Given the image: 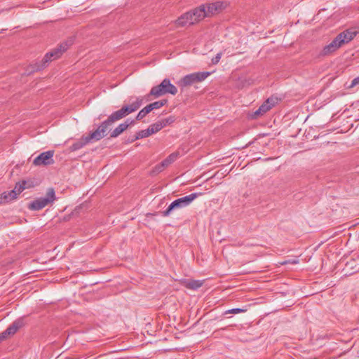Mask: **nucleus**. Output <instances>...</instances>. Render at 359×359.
Segmentation results:
<instances>
[{
	"mask_svg": "<svg viewBox=\"0 0 359 359\" xmlns=\"http://www.w3.org/2000/svg\"><path fill=\"white\" fill-rule=\"evenodd\" d=\"M357 35V32L351 29H346L339 33L328 45L321 50L320 55L327 56L335 52L344 44L352 41Z\"/></svg>",
	"mask_w": 359,
	"mask_h": 359,
	"instance_id": "nucleus-2",
	"label": "nucleus"
},
{
	"mask_svg": "<svg viewBox=\"0 0 359 359\" xmlns=\"http://www.w3.org/2000/svg\"><path fill=\"white\" fill-rule=\"evenodd\" d=\"M226 329H227V327H226L221 328L220 330H226Z\"/></svg>",
	"mask_w": 359,
	"mask_h": 359,
	"instance_id": "nucleus-31",
	"label": "nucleus"
},
{
	"mask_svg": "<svg viewBox=\"0 0 359 359\" xmlns=\"http://www.w3.org/2000/svg\"><path fill=\"white\" fill-rule=\"evenodd\" d=\"M150 136L149 132L147 129L142 130L136 133L135 136H133L130 140H129V142H133L139 139L145 138Z\"/></svg>",
	"mask_w": 359,
	"mask_h": 359,
	"instance_id": "nucleus-18",
	"label": "nucleus"
},
{
	"mask_svg": "<svg viewBox=\"0 0 359 359\" xmlns=\"http://www.w3.org/2000/svg\"><path fill=\"white\" fill-rule=\"evenodd\" d=\"M355 261L353 260L347 263L346 266H350L352 269L354 270V272H357L359 271V266L357 267L356 265H354Z\"/></svg>",
	"mask_w": 359,
	"mask_h": 359,
	"instance_id": "nucleus-26",
	"label": "nucleus"
},
{
	"mask_svg": "<svg viewBox=\"0 0 359 359\" xmlns=\"http://www.w3.org/2000/svg\"><path fill=\"white\" fill-rule=\"evenodd\" d=\"M143 99L137 97L135 102L130 104L123 105L120 109L113 112L108 118L104 121L101 124V128L104 129L107 133L110 126L115 122L125 118L128 114L137 111L142 104Z\"/></svg>",
	"mask_w": 359,
	"mask_h": 359,
	"instance_id": "nucleus-1",
	"label": "nucleus"
},
{
	"mask_svg": "<svg viewBox=\"0 0 359 359\" xmlns=\"http://www.w3.org/2000/svg\"><path fill=\"white\" fill-rule=\"evenodd\" d=\"M162 129L161 124H159L158 122H156L149 126L147 130L149 132L150 135L152 134H154L158 131H160Z\"/></svg>",
	"mask_w": 359,
	"mask_h": 359,
	"instance_id": "nucleus-20",
	"label": "nucleus"
},
{
	"mask_svg": "<svg viewBox=\"0 0 359 359\" xmlns=\"http://www.w3.org/2000/svg\"><path fill=\"white\" fill-rule=\"evenodd\" d=\"M210 74V72H198L189 74L179 80L177 83L180 87L185 88L204 81Z\"/></svg>",
	"mask_w": 359,
	"mask_h": 359,
	"instance_id": "nucleus-9",
	"label": "nucleus"
},
{
	"mask_svg": "<svg viewBox=\"0 0 359 359\" xmlns=\"http://www.w3.org/2000/svg\"><path fill=\"white\" fill-rule=\"evenodd\" d=\"M165 168V165H161V163L157 164L155 165V167L153 168L151 172L154 175H156L158 173H160Z\"/></svg>",
	"mask_w": 359,
	"mask_h": 359,
	"instance_id": "nucleus-24",
	"label": "nucleus"
},
{
	"mask_svg": "<svg viewBox=\"0 0 359 359\" xmlns=\"http://www.w3.org/2000/svg\"><path fill=\"white\" fill-rule=\"evenodd\" d=\"M25 184H26V182L25 181H22V184L20 183H17L15 188L14 189H16V196L20 194L25 188Z\"/></svg>",
	"mask_w": 359,
	"mask_h": 359,
	"instance_id": "nucleus-23",
	"label": "nucleus"
},
{
	"mask_svg": "<svg viewBox=\"0 0 359 359\" xmlns=\"http://www.w3.org/2000/svg\"><path fill=\"white\" fill-rule=\"evenodd\" d=\"M224 7L225 6L224 2L216 1L211 4L201 5L200 6L197 7V8H202L204 10L205 18V17H209L221 12L224 8Z\"/></svg>",
	"mask_w": 359,
	"mask_h": 359,
	"instance_id": "nucleus-11",
	"label": "nucleus"
},
{
	"mask_svg": "<svg viewBox=\"0 0 359 359\" xmlns=\"http://www.w3.org/2000/svg\"><path fill=\"white\" fill-rule=\"evenodd\" d=\"M359 84V76L355 78L352 81L350 86H348V88H351Z\"/></svg>",
	"mask_w": 359,
	"mask_h": 359,
	"instance_id": "nucleus-28",
	"label": "nucleus"
},
{
	"mask_svg": "<svg viewBox=\"0 0 359 359\" xmlns=\"http://www.w3.org/2000/svg\"><path fill=\"white\" fill-rule=\"evenodd\" d=\"M175 121V118L172 116H170L166 118L158 121V122L159 124H161L162 128H163L166 126L172 123Z\"/></svg>",
	"mask_w": 359,
	"mask_h": 359,
	"instance_id": "nucleus-22",
	"label": "nucleus"
},
{
	"mask_svg": "<svg viewBox=\"0 0 359 359\" xmlns=\"http://www.w3.org/2000/svg\"><path fill=\"white\" fill-rule=\"evenodd\" d=\"M134 123V120L127 119L124 123L119 124L114 130L111 132L110 137H117L121 133H123L130 126L133 125Z\"/></svg>",
	"mask_w": 359,
	"mask_h": 359,
	"instance_id": "nucleus-14",
	"label": "nucleus"
},
{
	"mask_svg": "<svg viewBox=\"0 0 359 359\" xmlns=\"http://www.w3.org/2000/svg\"><path fill=\"white\" fill-rule=\"evenodd\" d=\"M107 133L104 131V129L101 128L100 125L98 128L93 132L89 133L86 136H82L79 140H78L76 142H74L70 147V151H75L86 146L89 142L93 140L98 141L105 137Z\"/></svg>",
	"mask_w": 359,
	"mask_h": 359,
	"instance_id": "nucleus-4",
	"label": "nucleus"
},
{
	"mask_svg": "<svg viewBox=\"0 0 359 359\" xmlns=\"http://www.w3.org/2000/svg\"><path fill=\"white\" fill-rule=\"evenodd\" d=\"M16 198V189L10 191H4L0 194V205L7 203Z\"/></svg>",
	"mask_w": 359,
	"mask_h": 359,
	"instance_id": "nucleus-15",
	"label": "nucleus"
},
{
	"mask_svg": "<svg viewBox=\"0 0 359 359\" xmlns=\"http://www.w3.org/2000/svg\"><path fill=\"white\" fill-rule=\"evenodd\" d=\"M204 15L205 13L203 9L196 8L182 15L175 20V23L176 27L192 25L203 20Z\"/></svg>",
	"mask_w": 359,
	"mask_h": 359,
	"instance_id": "nucleus-3",
	"label": "nucleus"
},
{
	"mask_svg": "<svg viewBox=\"0 0 359 359\" xmlns=\"http://www.w3.org/2000/svg\"><path fill=\"white\" fill-rule=\"evenodd\" d=\"M277 98H268L252 115V118H257L269 111L277 103Z\"/></svg>",
	"mask_w": 359,
	"mask_h": 359,
	"instance_id": "nucleus-13",
	"label": "nucleus"
},
{
	"mask_svg": "<svg viewBox=\"0 0 359 359\" xmlns=\"http://www.w3.org/2000/svg\"><path fill=\"white\" fill-rule=\"evenodd\" d=\"M168 93L175 95L177 93V88L169 79H164L160 84L151 88L149 95L157 98Z\"/></svg>",
	"mask_w": 359,
	"mask_h": 359,
	"instance_id": "nucleus-7",
	"label": "nucleus"
},
{
	"mask_svg": "<svg viewBox=\"0 0 359 359\" xmlns=\"http://www.w3.org/2000/svg\"><path fill=\"white\" fill-rule=\"evenodd\" d=\"M245 311H246L245 309L235 308V309H231L226 311L224 313L225 314H228V313L237 314V313L245 312Z\"/></svg>",
	"mask_w": 359,
	"mask_h": 359,
	"instance_id": "nucleus-25",
	"label": "nucleus"
},
{
	"mask_svg": "<svg viewBox=\"0 0 359 359\" xmlns=\"http://www.w3.org/2000/svg\"><path fill=\"white\" fill-rule=\"evenodd\" d=\"M203 285V281L198 280H188L184 283L185 287L191 290H197Z\"/></svg>",
	"mask_w": 359,
	"mask_h": 359,
	"instance_id": "nucleus-16",
	"label": "nucleus"
},
{
	"mask_svg": "<svg viewBox=\"0 0 359 359\" xmlns=\"http://www.w3.org/2000/svg\"><path fill=\"white\" fill-rule=\"evenodd\" d=\"M24 325L25 321L23 318H19L14 320L6 330L0 333V343L8 338L10 336L14 335Z\"/></svg>",
	"mask_w": 359,
	"mask_h": 359,
	"instance_id": "nucleus-10",
	"label": "nucleus"
},
{
	"mask_svg": "<svg viewBox=\"0 0 359 359\" xmlns=\"http://www.w3.org/2000/svg\"><path fill=\"white\" fill-rule=\"evenodd\" d=\"M167 102H168V100L163 99L161 100L154 102L148 104V106H149V109L152 111L154 109H160L161 107H162L163 106L166 104Z\"/></svg>",
	"mask_w": 359,
	"mask_h": 359,
	"instance_id": "nucleus-19",
	"label": "nucleus"
},
{
	"mask_svg": "<svg viewBox=\"0 0 359 359\" xmlns=\"http://www.w3.org/2000/svg\"><path fill=\"white\" fill-rule=\"evenodd\" d=\"M180 156L179 152H173L170 154L165 159L161 162V165H165V168L169 166L173 162H175Z\"/></svg>",
	"mask_w": 359,
	"mask_h": 359,
	"instance_id": "nucleus-17",
	"label": "nucleus"
},
{
	"mask_svg": "<svg viewBox=\"0 0 359 359\" xmlns=\"http://www.w3.org/2000/svg\"><path fill=\"white\" fill-rule=\"evenodd\" d=\"M41 65V63L40 64V65ZM36 65H37L36 67H37L38 66H39V65H38V63H36ZM35 69L36 70V68H35Z\"/></svg>",
	"mask_w": 359,
	"mask_h": 359,
	"instance_id": "nucleus-30",
	"label": "nucleus"
},
{
	"mask_svg": "<svg viewBox=\"0 0 359 359\" xmlns=\"http://www.w3.org/2000/svg\"><path fill=\"white\" fill-rule=\"evenodd\" d=\"M151 110L149 109V106L147 105L142 109H141L136 116V119L140 121L142 120L144 117H145Z\"/></svg>",
	"mask_w": 359,
	"mask_h": 359,
	"instance_id": "nucleus-21",
	"label": "nucleus"
},
{
	"mask_svg": "<svg viewBox=\"0 0 359 359\" xmlns=\"http://www.w3.org/2000/svg\"><path fill=\"white\" fill-rule=\"evenodd\" d=\"M202 193H193L188 196L177 198L172 201L167 209L161 212L163 217H168L170 215L172 210L175 209L183 208L190 205L192 201L199 196H201Z\"/></svg>",
	"mask_w": 359,
	"mask_h": 359,
	"instance_id": "nucleus-6",
	"label": "nucleus"
},
{
	"mask_svg": "<svg viewBox=\"0 0 359 359\" xmlns=\"http://www.w3.org/2000/svg\"><path fill=\"white\" fill-rule=\"evenodd\" d=\"M221 57H222V53H217V54L216 55V56H215V57H214L212 59V63L213 65H217V64L219 62V60H220V59H221Z\"/></svg>",
	"mask_w": 359,
	"mask_h": 359,
	"instance_id": "nucleus-27",
	"label": "nucleus"
},
{
	"mask_svg": "<svg viewBox=\"0 0 359 359\" xmlns=\"http://www.w3.org/2000/svg\"><path fill=\"white\" fill-rule=\"evenodd\" d=\"M73 43L72 39H69L55 48L54 50L47 53L41 60V65L36 67V71L45 68L48 63L58 57H60L63 53H65Z\"/></svg>",
	"mask_w": 359,
	"mask_h": 359,
	"instance_id": "nucleus-5",
	"label": "nucleus"
},
{
	"mask_svg": "<svg viewBox=\"0 0 359 359\" xmlns=\"http://www.w3.org/2000/svg\"><path fill=\"white\" fill-rule=\"evenodd\" d=\"M298 263V260L297 259H293V260H286V261H284L281 263V264H296Z\"/></svg>",
	"mask_w": 359,
	"mask_h": 359,
	"instance_id": "nucleus-29",
	"label": "nucleus"
},
{
	"mask_svg": "<svg viewBox=\"0 0 359 359\" xmlns=\"http://www.w3.org/2000/svg\"><path fill=\"white\" fill-rule=\"evenodd\" d=\"M56 197L54 189L49 188L48 189L44 197L38 198L29 203L28 208L31 210H39L45 208L48 204L53 203Z\"/></svg>",
	"mask_w": 359,
	"mask_h": 359,
	"instance_id": "nucleus-8",
	"label": "nucleus"
},
{
	"mask_svg": "<svg viewBox=\"0 0 359 359\" xmlns=\"http://www.w3.org/2000/svg\"><path fill=\"white\" fill-rule=\"evenodd\" d=\"M54 151L49 150L42 152L33 161V164L36 166L39 165H48L54 163L53 156Z\"/></svg>",
	"mask_w": 359,
	"mask_h": 359,
	"instance_id": "nucleus-12",
	"label": "nucleus"
}]
</instances>
